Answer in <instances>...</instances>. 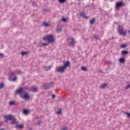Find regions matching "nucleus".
Returning <instances> with one entry per match:
<instances>
[{
    "label": "nucleus",
    "mask_w": 130,
    "mask_h": 130,
    "mask_svg": "<svg viewBox=\"0 0 130 130\" xmlns=\"http://www.w3.org/2000/svg\"><path fill=\"white\" fill-rule=\"evenodd\" d=\"M70 61H67L64 62L63 66L57 67L56 68V72L57 73H63L68 67H70Z\"/></svg>",
    "instance_id": "1"
},
{
    "label": "nucleus",
    "mask_w": 130,
    "mask_h": 130,
    "mask_svg": "<svg viewBox=\"0 0 130 130\" xmlns=\"http://www.w3.org/2000/svg\"><path fill=\"white\" fill-rule=\"evenodd\" d=\"M15 94H20L21 98L23 99H29L30 96L26 91L23 92V88H20L15 91Z\"/></svg>",
    "instance_id": "2"
},
{
    "label": "nucleus",
    "mask_w": 130,
    "mask_h": 130,
    "mask_svg": "<svg viewBox=\"0 0 130 130\" xmlns=\"http://www.w3.org/2000/svg\"><path fill=\"white\" fill-rule=\"evenodd\" d=\"M4 118H5L6 121H8V120H11L12 124H14V123H16V118L12 115H9L8 116L5 115L4 116Z\"/></svg>",
    "instance_id": "3"
},
{
    "label": "nucleus",
    "mask_w": 130,
    "mask_h": 130,
    "mask_svg": "<svg viewBox=\"0 0 130 130\" xmlns=\"http://www.w3.org/2000/svg\"><path fill=\"white\" fill-rule=\"evenodd\" d=\"M44 40H46L49 43H51L54 41V37L51 35H49L44 37L43 38Z\"/></svg>",
    "instance_id": "4"
},
{
    "label": "nucleus",
    "mask_w": 130,
    "mask_h": 130,
    "mask_svg": "<svg viewBox=\"0 0 130 130\" xmlns=\"http://www.w3.org/2000/svg\"><path fill=\"white\" fill-rule=\"evenodd\" d=\"M118 31L119 34H120V35H122V36H125V35H126V30H123V28H122L121 26L118 27Z\"/></svg>",
    "instance_id": "5"
},
{
    "label": "nucleus",
    "mask_w": 130,
    "mask_h": 130,
    "mask_svg": "<svg viewBox=\"0 0 130 130\" xmlns=\"http://www.w3.org/2000/svg\"><path fill=\"white\" fill-rule=\"evenodd\" d=\"M76 43V41L74 39V38H71L68 39V44L69 46L71 47H74L75 46V44Z\"/></svg>",
    "instance_id": "6"
},
{
    "label": "nucleus",
    "mask_w": 130,
    "mask_h": 130,
    "mask_svg": "<svg viewBox=\"0 0 130 130\" xmlns=\"http://www.w3.org/2000/svg\"><path fill=\"white\" fill-rule=\"evenodd\" d=\"M9 79L10 80V81L14 82V81H16V80H17V76H15V74L14 73H11Z\"/></svg>",
    "instance_id": "7"
},
{
    "label": "nucleus",
    "mask_w": 130,
    "mask_h": 130,
    "mask_svg": "<svg viewBox=\"0 0 130 130\" xmlns=\"http://www.w3.org/2000/svg\"><path fill=\"white\" fill-rule=\"evenodd\" d=\"M52 87H53V83L46 84L44 86V88L45 89H49V88H52Z\"/></svg>",
    "instance_id": "8"
},
{
    "label": "nucleus",
    "mask_w": 130,
    "mask_h": 130,
    "mask_svg": "<svg viewBox=\"0 0 130 130\" xmlns=\"http://www.w3.org/2000/svg\"><path fill=\"white\" fill-rule=\"evenodd\" d=\"M123 3L122 2H118L117 3L116 5V9H119V8H120V7H121V6H122Z\"/></svg>",
    "instance_id": "9"
},
{
    "label": "nucleus",
    "mask_w": 130,
    "mask_h": 130,
    "mask_svg": "<svg viewBox=\"0 0 130 130\" xmlns=\"http://www.w3.org/2000/svg\"><path fill=\"white\" fill-rule=\"evenodd\" d=\"M56 31L58 33H59V32H61V26L60 25H58L56 28Z\"/></svg>",
    "instance_id": "10"
},
{
    "label": "nucleus",
    "mask_w": 130,
    "mask_h": 130,
    "mask_svg": "<svg viewBox=\"0 0 130 130\" xmlns=\"http://www.w3.org/2000/svg\"><path fill=\"white\" fill-rule=\"evenodd\" d=\"M81 17H83V18H84V19H88V17L86 16V14H85L84 12H81L80 13Z\"/></svg>",
    "instance_id": "11"
},
{
    "label": "nucleus",
    "mask_w": 130,
    "mask_h": 130,
    "mask_svg": "<svg viewBox=\"0 0 130 130\" xmlns=\"http://www.w3.org/2000/svg\"><path fill=\"white\" fill-rule=\"evenodd\" d=\"M16 128H20L21 129H22L23 128L24 126L22 124H18L16 126Z\"/></svg>",
    "instance_id": "12"
},
{
    "label": "nucleus",
    "mask_w": 130,
    "mask_h": 130,
    "mask_svg": "<svg viewBox=\"0 0 130 130\" xmlns=\"http://www.w3.org/2000/svg\"><path fill=\"white\" fill-rule=\"evenodd\" d=\"M121 53L122 55H125V54H127L128 53V52L127 51L123 50L121 51Z\"/></svg>",
    "instance_id": "13"
},
{
    "label": "nucleus",
    "mask_w": 130,
    "mask_h": 130,
    "mask_svg": "<svg viewBox=\"0 0 130 130\" xmlns=\"http://www.w3.org/2000/svg\"><path fill=\"white\" fill-rule=\"evenodd\" d=\"M124 61H125V60L124 59V58H121L119 59V62L121 63H123V62H124Z\"/></svg>",
    "instance_id": "14"
},
{
    "label": "nucleus",
    "mask_w": 130,
    "mask_h": 130,
    "mask_svg": "<svg viewBox=\"0 0 130 130\" xmlns=\"http://www.w3.org/2000/svg\"><path fill=\"white\" fill-rule=\"evenodd\" d=\"M107 86V84H104L101 85V88L102 89H104Z\"/></svg>",
    "instance_id": "15"
},
{
    "label": "nucleus",
    "mask_w": 130,
    "mask_h": 130,
    "mask_svg": "<svg viewBox=\"0 0 130 130\" xmlns=\"http://www.w3.org/2000/svg\"><path fill=\"white\" fill-rule=\"evenodd\" d=\"M24 114H25V115H27V114H28V113H29V111H28L27 110H24L23 111Z\"/></svg>",
    "instance_id": "16"
},
{
    "label": "nucleus",
    "mask_w": 130,
    "mask_h": 130,
    "mask_svg": "<svg viewBox=\"0 0 130 130\" xmlns=\"http://www.w3.org/2000/svg\"><path fill=\"white\" fill-rule=\"evenodd\" d=\"M50 69H51V66L44 68L45 71H49V70H50Z\"/></svg>",
    "instance_id": "17"
},
{
    "label": "nucleus",
    "mask_w": 130,
    "mask_h": 130,
    "mask_svg": "<svg viewBox=\"0 0 130 130\" xmlns=\"http://www.w3.org/2000/svg\"><path fill=\"white\" fill-rule=\"evenodd\" d=\"M31 91L32 92H36L37 91V87H33L31 89Z\"/></svg>",
    "instance_id": "18"
},
{
    "label": "nucleus",
    "mask_w": 130,
    "mask_h": 130,
    "mask_svg": "<svg viewBox=\"0 0 130 130\" xmlns=\"http://www.w3.org/2000/svg\"><path fill=\"white\" fill-rule=\"evenodd\" d=\"M90 24H94V22H95V19L93 18L92 20H90Z\"/></svg>",
    "instance_id": "19"
},
{
    "label": "nucleus",
    "mask_w": 130,
    "mask_h": 130,
    "mask_svg": "<svg viewBox=\"0 0 130 130\" xmlns=\"http://www.w3.org/2000/svg\"><path fill=\"white\" fill-rule=\"evenodd\" d=\"M43 25L45 27H48V26H49V23L45 22L43 23Z\"/></svg>",
    "instance_id": "20"
},
{
    "label": "nucleus",
    "mask_w": 130,
    "mask_h": 130,
    "mask_svg": "<svg viewBox=\"0 0 130 130\" xmlns=\"http://www.w3.org/2000/svg\"><path fill=\"white\" fill-rule=\"evenodd\" d=\"M58 2L61 4H63V3H66V2H67V0H58Z\"/></svg>",
    "instance_id": "21"
},
{
    "label": "nucleus",
    "mask_w": 130,
    "mask_h": 130,
    "mask_svg": "<svg viewBox=\"0 0 130 130\" xmlns=\"http://www.w3.org/2000/svg\"><path fill=\"white\" fill-rule=\"evenodd\" d=\"M57 114H60L61 113V109H59L58 111L56 112Z\"/></svg>",
    "instance_id": "22"
},
{
    "label": "nucleus",
    "mask_w": 130,
    "mask_h": 130,
    "mask_svg": "<svg viewBox=\"0 0 130 130\" xmlns=\"http://www.w3.org/2000/svg\"><path fill=\"white\" fill-rule=\"evenodd\" d=\"M4 86H5V85H4L3 83H0V89H3Z\"/></svg>",
    "instance_id": "23"
},
{
    "label": "nucleus",
    "mask_w": 130,
    "mask_h": 130,
    "mask_svg": "<svg viewBox=\"0 0 130 130\" xmlns=\"http://www.w3.org/2000/svg\"><path fill=\"white\" fill-rule=\"evenodd\" d=\"M81 70H82V71H87V68L85 67H81Z\"/></svg>",
    "instance_id": "24"
},
{
    "label": "nucleus",
    "mask_w": 130,
    "mask_h": 130,
    "mask_svg": "<svg viewBox=\"0 0 130 130\" xmlns=\"http://www.w3.org/2000/svg\"><path fill=\"white\" fill-rule=\"evenodd\" d=\"M9 104L10 105H14V104H15V102L14 101L10 102Z\"/></svg>",
    "instance_id": "25"
},
{
    "label": "nucleus",
    "mask_w": 130,
    "mask_h": 130,
    "mask_svg": "<svg viewBox=\"0 0 130 130\" xmlns=\"http://www.w3.org/2000/svg\"><path fill=\"white\" fill-rule=\"evenodd\" d=\"M48 45V43H43L42 44V46H47Z\"/></svg>",
    "instance_id": "26"
},
{
    "label": "nucleus",
    "mask_w": 130,
    "mask_h": 130,
    "mask_svg": "<svg viewBox=\"0 0 130 130\" xmlns=\"http://www.w3.org/2000/svg\"><path fill=\"white\" fill-rule=\"evenodd\" d=\"M126 46V45H122L120 46L121 48H124V47H125Z\"/></svg>",
    "instance_id": "27"
},
{
    "label": "nucleus",
    "mask_w": 130,
    "mask_h": 130,
    "mask_svg": "<svg viewBox=\"0 0 130 130\" xmlns=\"http://www.w3.org/2000/svg\"><path fill=\"white\" fill-rule=\"evenodd\" d=\"M22 55H25V54H27V52H21Z\"/></svg>",
    "instance_id": "28"
},
{
    "label": "nucleus",
    "mask_w": 130,
    "mask_h": 130,
    "mask_svg": "<svg viewBox=\"0 0 130 130\" xmlns=\"http://www.w3.org/2000/svg\"><path fill=\"white\" fill-rule=\"evenodd\" d=\"M62 21H63V22H66V21H67V18H62Z\"/></svg>",
    "instance_id": "29"
},
{
    "label": "nucleus",
    "mask_w": 130,
    "mask_h": 130,
    "mask_svg": "<svg viewBox=\"0 0 130 130\" xmlns=\"http://www.w3.org/2000/svg\"><path fill=\"white\" fill-rule=\"evenodd\" d=\"M94 38L96 40H98V39H99V37H97L96 36H95Z\"/></svg>",
    "instance_id": "30"
},
{
    "label": "nucleus",
    "mask_w": 130,
    "mask_h": 130,
    "mask_svg": "<svg viewBox=\"0 0 130 130\" xmlns=\"http://www.w3.org/2000/svg\"><path fill=\"white\" fill-rule=\"evenodd\" d=\"M67 129V127H63L62 128V130H66Z\"/></svg>",
    "instance_id": "31"
},
{
    "label": "nucleus",
    "mask_w": 130,
    "mask_h": 130,
    "mask_svg": "<svg viewBox=\"0 0 130 130\" xmlns=\"http://www.w3.org/2000/svg\"><path fill=\"white\" fill-rule=\"evenodd\" d=\"M129 87H130V86H129V85H128V86H127L126 87L125 89H126V90H127V89H129Z\"/></svg>",
    "instance_id": "32"
},
{
    "label": "nucleus",
    "mask_w": 130,
    "mask_h": 130,
    "mask_svg": "<svg viewBox=\"0 0 130 130\" xmlns=\"http://www.w3.org/2000/svg\"><path fill=\"white\" fill-rule=\"evenodd\" d=\"M127 116L128 117H130V113H127Z\"/></svg>",
    "instance_id": "33"
},
{
    "label": "nucleus",
    "mask_w": 130,
    "mask_h": 130,
    "mask_svg": "<svg viewBox=\"0 0 130 130\" xmlns=\"http://www.w3.org/2000/svg\"><path fill=\"white\" fill-rule=\"evenodd\" d=\"M16 73H17L18 74H21V71L18 70L17 72H16Z\"/></svg>",
    "instance_id": "34"
},
{
    "label": "nucleus",
    "mask_w": 130,
    "mask_h": 130,
    "mask_svg": "<svg viewBox=\"0 0 130 130\" xmlns=\"http://www.w3.org/2000/svg\"><path fill=\"white\" fill-rule=\"evenodd\" d=\"M38 124H40L41 123V121H39L38 122H37Z\"/></svg>",
    "instance_id": "35"
},
{
    "label": "nucleus",
    "mask_w": 130,
    "mask_h": 130,
    "mask_svg": "<svg viewBox=\"0 0 130 130\" xmlns=\"http://www.w3.org/2000/svg\"><path fill=\"white\" fill-rule=\"evenodd\" d=\"M52 98H53V99L55 98V95L53 94V95H52Z\"/></svg>",
    "instance_id": "36"
},
{
    "label": "nucleus",
    "mask_w": 130,
    "mask_h": 130,
    "mask_svg": "<svg viewBox=\"0 0 130 130\" xmlns=\"http://www.w3.org/2000/svg\"><path fill=\"white\" fill-rule=\"evenodd\" d=\"M4 56V55L2 53L0 54V56Z\"/></svg>",
    "instance_id": "37"
},
{
    "label": "nucleus",
    "mask_w": 130,
    "mask_h": 130,
    "mask_svg": "<svg viewBox=\"0 0 130 130\" xmlns=\"http://www.w3.org/2000/svg\"><path fill=\"white\" fill-rule=\"evenodd\" d=\"M114 0H110L111 2H113Z\"/></svg>",
    "instance_id": "38"
},
{
    "label": "nucleus",
    "mask_w": 130,
    "mask_h": 130,
    "mask_svg": "<svg viewBox=\"0 0 130 130\" xmlns=\"http://www.w3.org/2000/svg\"><path fill=\"white\" fill-rule=\"evenodd\" d=\"M0 130H5V129H0Z\"/></svg>",
    "instance_id": "39"
}]
</instances>
